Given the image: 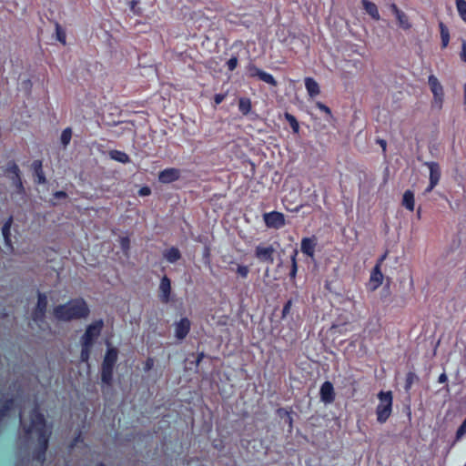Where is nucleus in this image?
Returning a JSON list of instances; mask_svg holds the SVG:
<instances>
[{"label": "nucleus", "mask_w": 466, "mask_h": 466, "mask_svg": "<svg viewBox=\"0 0 466 466\" xmlns=\"http://www.w3.org/2000/svg\"><path fill=\"white\" fill-rule=\"evenodd\" d=\"M361 4L367 14H369L372 18L379 19V10L374 3L369 0H362Z\"/></svg>", "instance_id": "obj_26"}, {"label": "nucleus", "mask_w": 466, "mask_h": 466, "mask_svg": "<svg viewBox=\"0 0 466 466\" xmlns=\"http://www.w3.org/2000/svg\"><path fill=\"white\" fill-rule=\"evenodd\" d=\"M456 7L461 18L466 22V1L465 0H455Z\"/></svg>", "instance_id": "obj_36"}, {"label": "nucleus", "mask_w": 466, "mask_h": 466, "mask_svg": "<svg viewBox=\"0 0 466 466\" xmlns=\"http://www.w3.org/2000/svg\"><path fill=\"white\" fill-rule=\"evenodd\" d=\"M386 8L390 14L396 17L400 27L409 29L411 26L406 14L400 10L395 4H389Z\"/></svg>", "instance_id": "obj_11"}, {"label": "nucleus", "mask_w": 466, "mask_h": 466, "mask_svg": "<svg viewBox=\"0 0 466 466\" xmlns=\"http://www.w3.org/2000/svg\"><path fill=\"white\" fill-rule=\"evenodd\" d=\"M447 381H448V376L445 372H442L438 378V382L439 383H446Z\"/></svg>", "instance_id": "obj_51"}, {"label": "nucleus", "mask_w": 466, "mask_h": 466, "mask_svg": "<svg viewBox=\"0 0 466 466\" xmlns=\"http://www.w3.org/2000/svg\"><path fill=\"white\" fill-rule=\"evenodd\" d=\"M460 57L463 62H466V41L463 40L461 44V51L460 53Z\"/></svg>", "instance_id": "obj_48"}, {"label": "nucleus", "mask_w": 466, "mask_h": 466, "mask_svg": "<svg viewBox=\"0 0 466 466\" xmlns=\"http://www.w3.org/2000/svg\"><path fill=\"white\" fill-rule=\"evenodd\" d=\"M441 39V47L445 48L449 45L450 41V32L449 28L444 25L443 22L439 23Z\"/></svg>", "instance_id": "obj_28"}, {"label": "nucleus", "mask_w": 466, "mask_h": 466, "mask_svg": "<svg viewBox=\"0 0 466 466\" xmlns=\"http://www.w3.org/2000/svg\"><path fill=\"white\" fill-rule=\"evenodd\" d=\"M376 414L379 416V406L376 409Z\"/></svg>", "instance_id": "obj_62"}, {"label": "nucleus", "mask_w": 466, "mask_h": 466, "mask_svg": "<svg viewBox=\"0 0 466 466\" xmlns=\"http://www.w3.org/2000/svg\"><path fill=\"white\" fill-rule=\"evenodd\" d=\"M180 177V170L175 167L165 168L159 172L158 180L164 184L177 181Z\"/></svg>", "instance_id": "obj_13"}, {"label": "nucleus", "mask_w": 466, "mask_h": 466, "mask_svg": "<svg viewBox=\"0 0 466 466\" xmlns=\"http://www.w3.org/2000/svg\"><path fill=\"white\" fill-rule=\"evenodd\" d=\"M150 193H151V190L148 187H143L139 190L140 196H148V195H150Z\"/></svg>", "instance_id": "obj_49"}, {"label": "nucleus", "mask_w": 466, "mask_h": 466, "mask_svg": "<svg viewBox=\"0 0 466 466\" xmlns=\"http://www.w3.org/2000/svg\"><path fill=\"white\" fill-rule=\"evenodd\" d=\"M203 357H204V353L203 352L199 353L198 356L197 362L199 363L201 361V360L203 359Z\"/></svg>", "instance_id": "obj_57"}, {"label": "nucleus", "mask_w": 466, "mask_h": 466, "mask_svg": "<svg viewBox=\"0 0 466 466\" xmlns=\"http://www.w3.org/2000/svg\"><path fill=\"white\" fill-rule=\"evenodd\" d=\"M276 249L272 245H258L255 248V258L261 263L273 264Z\"/></svg>", "instance_id": "obj_7"}, {"label": "nucleus", "mask_w": 466, "mask_h": 466, "mask_svg": "<svg viewBox=\"0 0 466 466\" xmlns=\"http://www.w3.org/2000/svg\"><path fill=\"white\" fill-rule=\"evenodd\" d=\"M226 96H227V94H222V93L216 94L214 96L215 105L218 106V105L221 104L224 101V99L226 98Z\"/></svg>", "instance_id": "obj_46"}, {"label": "nucleus", "mask_w": 466, "mask_h": 466, "mask_svg": "<svg viewBox=\"0 0 466 466\" xmlns=\"http://www.w3.org/2000/svg\"><path fill=\"white\" fill-rule=\"evenodd\" d=\"M419 380H420V378L415 372L409 371L406 375V380H405V385H404L405 391L409 392L411 389V386L415 382H418Z\"/></svg>", "instance_id": "obj_32"}, {"label": "nucleus", "mask_w": 466, "mask_h": 466, "mask_svg": "<svg viewBox=\"0 0 466 466\" xmlns=\"http://www.w3.org/2000/svg\"><path fill=\"white\" fill-rule=\"evenodd\" d=\"M72 133L73 132L71 127H66L62 131L60 141L64 148L69 145L72 138Z\"/></svg>", "instance_id": "obj_34"}, {"label": "nucleus", "mask_w": 466, "mask_h": 466, "mask_svg": "<svg viewBox=\"0 0 466 466\" xmlns=\"http://www.w3.org/2000/svg\"><path fill=\"white\" fill-rule=\"evenodd\" d=\"M316 107L319 108L320 111L324 112L325 114H327L328 116H331L330 108L322 102H317Z\"/></svg>", "instance_id": "obj_43"}, {"label": "nucleus", "mask_w": 466, "mask_h": 466, "mask_svg": "<svg viewBox=\"0 0 466 466\" xmlns=\"http://www.w3.org/2000/svg\"><path fill=\"white\" fill-rule=\"evenodd\" d=\"M390 279L389 277H384L383 274L380 272V286H382V290H380V299L382 298H387L390 295Z\"/></svg>", "instance_id": "obj_29"}, {"label": "nucleus", "mask_w": 466, "mask_h": 466, "mask_svg": "<svg viewBox=\"0 0 466 466\" xmlns=\"http://www.w3.org/2000/svg\"><path fill=\"white\" fill-rule=\"evenodd\" d=\"M164 258L169 263H175L181 258V253L176 247H172L164 252Z\"/></svg>", "instance_id": "obj_25"}, {"label": "nucleus", "mask_w": 466, "mask_h": 466, "mask_svg": "<svg viewBox=\"0 0 466 466\" xmlns=\"http://www.w3.org/2000/svg\"><path fill=\"white\" fill-rule=\"evenodd\" d=\"M424 165L430 169V180L431 183H439L441 174L440 165L434 161L425 162Z\"/></svg>", "instance_id": "obj_19"}, {"label": "nucleus", "mask_w": 466, "mask_h": 466, "mask_svg": "<svg viewBox=\"0 0 466 466\" xmlns=\"http://www.w3.org/2000/svg\"><path fill=\"white\" fill-rule=\"evenodd\" d=\"M47 296L46 293L37 291V303L32 311V319L36 322H44L47 310Z\"/></svg>", "instance_id": "obj_5"}, {"label": "nucleus", "mask_w": 466, "mask_h": 466, "mask_svg": "<svg viewBox=\"0 0 466 466\" xmlns=\"http://www.w3.org/2000/svg\"><path fill=\"white\" fill-rule=\"evenodd\" d=\"M305 87L310 97H315L319 95L320 87L318 82L310 76H307L304 79Z\"/></svg>", "instance_id": "obj_18"}, {"label": "nucleus", "mask_w": 466, "mask_h": 466, "mask_svg": "<svg viewBox=\"0 0 466 466\" xmlns=\"http://www.w3.org/2000/svg\"><path fill=\"white\" fill-rule=\"evenodd\" d=\"M109 157L111 159L116 160L122 164H127L130 162L129 156L121 150L114 149L109 152Z\"/></svg>", "instance_id": "obj_23"}, {"label": "nucleus", "mask_w": 466, "mask_h": 466, "mask_svg": "<svg viewBox=\"0 0 466 466\" xmlns=\"http://www.w3.org/2000/svg\"><path fill=\"white\" fill-rule=\"evenodd\" d=\"M13 186L15 187L16 192L18 194H24L25 193V187L22 181V177H17L16 178H14L11 180Z\"/></svg>", "instance_id": "obj_39"}, {"label": "nucleus", "mask_w": 466, "mask_h": 466, "mask_svg": "<svg viewBox=\"0 0 466 466\" xmlns=\"http://www.w3.org/2000/svg\"><path fill=\"white\" fill-rule=\"evenodd\" d=\"M191 323L187 318H182L175 327V336L178 339H185L190 331Z\"/></svg>", "instance_id": "obj_15"}, {"label": "nucleus", "mask_w": 466, "mask_h": 466, "mask_svg": "<svg viewBox=\"0 0 466 466\" xmlns=\"http://www.w3.org/2000/svg\"><path fill=\"white\" fill-rule=\"evenodd\" d=\"M386 256H387V252H385L383 255L380 256V264L385 259Z\"/></svg>", "instance_id": "obj_59"}, {"label": "nucleus", "mask_w": 466, "mask_h": 466, "mask_svg": "<svg viewBox=\"0 0 466 466\" xmlns=\"http://www.w3.org/2000/svg\"><path fill=\"white\" fill-rule=\"evenodd\" d=\"M464 103L466 104V84L464 85Z\"/></svg>", "instance_id": "obj_60"}, {"label": "nucleus", "mask_w": 466, "mask_h": 466, "mask_svg": "<svg viewBox=\"0 0 466 466\" xmlns=\"http://www.w3.org/2000/svg\"><path fill=\"white\" fill-rule=\"evenodd\" d=\"M121 248L123 250L127 251L129 248L130 241L127 237H123L120 239Z\"/></svg>", "instance_id": "obj_47"}, {"label": "nucleus", "mask_w": 466, "mask_h": 466, "mask_svg": "<svg viewBox=\"0 0 466 466\" xmlns=\"http://www.w3.org/2000/svg\"><path fill=\"white\" fill-rule=\"evenodd\" d=\"M26 435L35 433L37 435V447L33 451V459L40 463L46 461V454L51 437V429L47 427L46 420L41 412L38 405H35L30 411V423L25 428Z\"/></svg>", "instance_id": "obj_1"}, {"label": "nucleus", "mask_w": 466, "mask_h": 466, "mask_svg": "<svg viewBox=\"0 0 466 466\" xmlns=\"http://www.w3.org/2000/svg\"><path fill=\"white\" fill-rule=\"evenodd\" d=\"M437 185L438 183H431V181L430 180L428 187L424 190V194L430 193Z\"/></svg>", "instance_id": "obj_52"}, {"label": "nucleus", "mask_w": 466, "mask_h": 466, "mask_svg": "<svg viewBox=\"0 0 466 466\" xmlns=\"http://www.w3.org/2000/svg\"><path fill=\"white\" fill-rule=\"evenodd\" d=\"M277 413L279 418L286 419L288 416L291 414V410H288L285 408H279L278 409Z\"/></svg>", "instance_id": "obj_45"}, {"label": "nucleus", "mask_w": 466, "mask_h": 466, "mask_svg": "<svg viewBox=\"0 0 466 466\" xmlns=\"http://www.w3.org/2000/svg\"><path fill=\"white\" fill-rule=\"evenodd\" d=\"M54 196H55L56 198H67V194L65 191H62V190L56 191L54 194Z\"/></svg>", "instance_id": "obj_50"}, {"label": "nucleus", "mask_w": 466, "mask_h": 466, "mask_svg": "<svg viewBox=\"0 0 466 466\" xmlns=\"http://www.w3.org/2000/svg\"><path fill=\"white\" fill-rule=\"evenodd\" d=\"M333 329H338L339 332L342 333L344 329L346 330V324H343L341 326L340 325H335V326H333Z\"/></svg>", "instance_id": "obj_54"}, {"label": "nucleus", "mask_w": 466, "mask_h": 466, "mask_svg": "<svg viewBox=\"0 0 466 466\" xmlns=\"http://www.w3.org/2000/svg\"><path fill=\"white\" fill-rule=\"evenodd\" d=\"M5 175L10 180L21 176L20 168L14 160H11L6 164V167L5 168Z\"/></svg>", "instance_id": "obj_20"}, {"label": "nucleus", "mask_w": 466, "mask_h": 466, "mask_svg": "<svg viewBox=\"0 0 466 466\" xmlns=\"http://www.w3.org/2000/svg\"><path fill=\"white\" fill-rule=\"evenodd\" d=\"M428 84L433 94L434 105L441 108L444 96L442 86L434 75L429 76Z\"/></svg>", "instance_id": "obj_10"}, {"label": "nucleus", "mask_w": 466, "mask_h": 466, "mask_svg": "<svg viewBox=\"0 0 466 466\" xmlns=\"http://www.w3.org/2000/svg\"><path fill=\"white\" fill-rule=\"evenodd\" d=\"M392 410V392L380 391V423L385 422Z\"/></svg>", "instance_id": "obj_9"}, {"label": "nucleus", "mask_w": 466, "mask_h": 466, "mask_svg": "<svg viewBox=\"0 0 466 466\" xmlns=\"http://www.w3.org/2000/svg\"><path fill=\"white\" fill-rule=\"evenodd\" d=\"M89 313V307L83 298L71 299L65 304L56 306L53 309L55 319L64 322L86 319Z\"/></svg>", "instance_id": "obj_2"}, {"label": "nucleus", "mask_w": 466, "mask_h": 466, "mask_svg": "<svg viewBox=\"0 0 466 466\" xmlns=\"http://www.w3.org/2000/svg\"><path fill=\"white\" fill-rule=\"evenodd\" d=\"M416 215H417L418 218H420V217H421V208H420V207L418 208Z\"/></svg>", "instance_id": "obj_58"}, {"label": "nucleus", "mask_w": 466, "mask_h": 466, "mask_svg": "<svg viewBox=\"0 0 466 466\" xmlns=\"http://www.w3.org/2000/svg\"><path fill=\"white\" fill-rule=\"evenodd\" d=\"M15 400L14 398H8L3 400L0 407V416L4 419L9 413V411L14 408Z\"/></svg>", "instance_id": "obj_30"}, {"label": "nucleus", "mask_w": 466, "mask_h": 466, "mask_svg": "<svg viewBox=\"0 0 466 466\" xmlns=\"http://www.w3.org/2000/svg\"><path fill=\"white\" fill-rule=\"evenodd\" d=\"M171 295V280L167 276H164L160 279L159 284V299L163 303H168Z\"/></svg>", "instance_id": "obj_14"}, {"label": "nucleus", "mask_w": 466, "mask_h": 466, "mask_svg": "<svg viewBox=\"0 0 466 466\" xmlns=\"http://www.w3.org/2000/svg\"><path fill=\"white\" fill-rule=\"evenodd\" d=\"M238 64V56H231L226 63L228 70L230 72L234 71L237 68Z\"/></svg>", "instance_id": "obj_42"}, {"label": "nucleus", "mask_w": 466, "mask_h": 466, "mask_svg": "<svg viewBox=\"0 0 466 466\" xmlns=\"http://www.w3.org/2000/svg\"><path fill=\"white\" fill-rule=\"evenodd\" d=\"M56 39L62 43L63 45H66V32L61 27V25L58 23H56Z\"/></svg>", "instance_id": "obj_38"}, {"label": "nucleus", "mask_w": 466, "mask_h": 466, "mask_svg": "<svg viewBox=\"0 0 466 466\" xmlns=\"http://www.w3.org/2000/svg\"><path fill=\"white\" fill-rule=\"evenodd\" d=\"M252 108L251 100L248 97H240L238 99V110L243 116H248Z\"/></svg>", "instance_id": "obj_27"}, {"label": "nucleus", "mask_w": 466, "mask_h": 466, "mask_svg": "<svg viewBox=\"0 0 466 466\" xmlns=\"http://www.w3.org/2000/svg\"><path fill=\"white\" fill-rule=\"evenodd\" d=\"M93 346L81 343L80 360L83 362H87L90 359L91 348Z\"/></svg>", "instance_id": "obj_35"}, {"label": "nucleus", "mask_w": 466, "mask_h": 466, "mask_svg": "<svg viewBox=\"0 0 466 466\" xmlns=\"http://www.w3.org/2000/svg\"><path fill=\"white\" fill-rule=\"evenodd\" d=\"M104 327V321L97 319L88 325L83 336L81 337V343H86V345H94L95 340L100 336L102 329Z\"/></svg>", "instance_id": "obj_4"}, {"label": "nucleus", "mask_w": 466, "mask_h": 466, "mask_svg": "<svg viewBox=\"0 0 466 466\" xmlns=\"http://www.w3.org/2000/svg\"><path fill=\"white\" fill-rule=\"evenodd\" d=\"M31 168L35 177V182L38 185H43L46 182V178L43 170L42 160H34Z\"/></svg>", "instance_id": "obj_16"}, {"label": "nucleus", "mask_w": 466, "mask_h": 466, "mask_svg": "<svg viewBox=\"0 0 466 466\" xmlns=\"http://www.w3.org/2000/svg\"><path fill=\"white\" fill-rule=\"evenodd\" d=\"M379 288V260L373 266L370 279L369 282V289L370 290H375Z\"/></svg>", "instance_id": "obj_24"}, {"label": "nucleus", "mask_w": 466, "mask_h": 466, "mask_svg": "<svg viewBox=\"0 0 466 466\" xmlns=\"http://www.w3.org/2000/svg\"><path fill=\"white\" fill-rule=\"evenodd\" d=\"M317 246V240L315 237L303 238L300 244L301 252L308 257L313 258L315 254V248Z\"/></svg>", "instance_id": "obj_17"}, {"label": "nucleus", "mask_w": 466, "mask_h": 466, "mask_svg": "<svg viewBox=\"0 0 466 466\" xmlns=\"http://www.w3.org/2000/svg\"><path fill=\"white\" fill-rule=\"evenodd\" d=\"M386 146H387L386 141L383 139H380V147L382 148L383 151L386 150Z\"/></svg>", "instance_id": "obj_55"}, {"label": "nucleus", "mask_w": 466, "mask_h": 466, "mask_svg": "<svg viewBox=\"0 0 466 466\" xmlns=\"http://www.w3.org/2000/svg\"><path fill=\"white\" fill-rule=\"evenodd\" d=\"M285 421L289 425V431H291L292 428H293V419H292L291 414L285 419Z\"/></svg>", "instance_id": "obj_53"}, {"label": "nucleus", "mask_w": 466, "mask_h": 466, "mask_svg": "<svg viewBox=\"0 0 466 466\" xmlns=\"http://www.w3.org/2000/svg\"><path fill=\"white\" fill-rule=\"evenodd\" d=\"M466 435V418L464 419V420L462 421V423L461 424V426L458 428L457 431H456V434H455V438H454V441L451 442L449 450L447 452L450 451V450L458 442L460 441L464 436Z\"/></svg>", "instance_id": "obj_31"}, {"label": "nucleus", "mask_w": 466, "mask_h": 466, "mask_svg": "<svg viewBox=\"0 0 466 466\" xmlns=\"http://www.w3.org/2000/svg\"><path fill=\"white\" fill-rule=\"evenodd\" d=\"M247 70L250 77H258L259 80L272 86H278V82L271 74L263 71L262 69L258 68L256 65L252 63L248 64L247 66Z\"/></svg>", "instance_id": "obj_6"}, {"label": "nucleus", "mask_w": 466, "mask_h": 466, "mask_svg": "<svg viewBox=\"0 0 466 466\" xmlns=\"http://www.w3.org/2000/svg\"><path fill=\"white\" fill-rule=\"evenodd\" d=\"M319 395L321 401L325 404L332 403L336 398L333 384L330 381H325L320 387Z\"/></svg>", "instance_id": "obj_12"}, {"label": "nucleus", "mask_w": 466, "mask_h": 466, "mask_svg": "<svg viewBox=\"0 0 466 466\" xmlns=\"http://www.w3.org/2000/svg\"><path fill=\"white\" fill-rule=\"evenodd\" d=\"M402 206L410 211L414 210V193L411 190L408 189L404 192L402 197Z\"/></svg>", "instance_id": "obj_22"}, {"label": "nucleus", "mask_w": 466, "mask_h": 466, "mask_svg": "<svg viewBox=\"0 0 466 466\" xmlns=\"http://www.w3.org/2000/svg\"><path fill=\"white\" fill-rule=\"evenodd\" d=\"M296 257H297V251H295L294 254L290 258L291 268H290V271H289V278L291 280H294L296 279L297 272H298V264H297Z\"/></svg>", "instance_id": "obj_37"}, {"label": "nucleus", "mask_w": 466, "mask_h": 466, "mask_svg": "<svg viewBox=\"0 0 466 466\" xmlns=\"http://www.w3.org/2000/svg\"><path fill=\"white\" fill-rule=\"evenodd\" d=\"M79 439H80V435H78L77 437H76V438H75V440H74V441H73V442H72V444L70 445V447H71V448H73V447L76 445V443L77 441H79Z\"/></svg>", "instance_id": "obj_56"}, {"label": "nucleus", "mask_w": 466, "mask_h": 466, "mask_svg": "<svg viewBox=\"0 0 466 466\" xmlns=\"http://www.w3.org/2000/svg\"><path fill=\"white\" fill-rule=\"evenodd\" d=\"M118 359V350L115 347L107 348L101 364V381L106 386L113 382L114 369Z\"/></svg>", "instance_id": "obj_3"}, {"label": "nucleus", "mask_w": 466, "mask_h": 466, "mask_svg": "<svg viewBox=\"0 0 466 466\" xmlns=\"http://www.w3.org/2000/svg\"><path fill=\"white\" fill-rule=\"evenodd\" d=\"M154 364H155V360L153 358L151 357H148L146 361H145V364H144V370L145 371H149L153 369L154 367Z\"/></svg>", "instance_id": "obj_44"}, {"label": "nucleus", "mask_w": 466, "mask_h": 466, "mask_svg": "<svg viewBox=\"0 0 466 466\" xmlns=\"http://www.w3.org/2000/svg\"><path fill=\"white\" fill-rule=\"evenodd\" d=\"M284 116H285V119L289 122L293 133L298 134L299 132V124L297 118L293 115H291L288 112H286L284 114Z\"/></svg>", "instance_id": "obj_33"}, {"label": "nucleus", "mask_w": 466, "mask_h": 466, "mask_svg": "<svg viewBox=\"0 0 466 466\" xmlns=\"http://www.w3.org/2000/svg\"><path fill=\"white\" fill-rule=\"evenodd\" d=\"M263 219L266 226L269 228L279 229L286 224L284 214L279 211L264 213Z\"/></svg>", "instance_id": "obj_8"}, {"label": "nucleus", "mask_w": 466, "mask_h": 466, "mask_svg": "<svg viewBox=\"0 0 466 466\" xmlns=\"http://www.w3.org/2000/svg\"><path fill=\"white\" fill-rule=\"evenodd\" d=\"M236 272L242 279H247L249 273V268L245 265H238Z\"/></svg>", "instance_id": "obj_41"}, {"label": "nucleus", "mask_w": 466, "mask_h": 466, "mask_svg": "<svg viewBox=\"0 0 466 466\" xmlns=\"http://www.w3.org/2000/svg\"><path fill=\"white\" fill-rule=\"evenodd\" d=\"M95 466H106L104 462H97Z\"/></svg>", "instance_id": "obj_61"}, {"label": "nucleus", "mask_w": 466, "mask_h": 466, "mask_svg": "<svg viewBox=\"0 0 466 466\" xmlns=\"http://www.w3.org/2000/svg\"><path fill=\"white\" fill-rule=\"evenodd\" d=\"M12 223H13V218L10 217V218H8V219L5 222V224L2 227V235L4 238L5 243L6 246L10 247L11 248H13L12 241H11V232H10Z\"/></svg>", "instance_id": "obj_21"}, {"label": "nucleus", "mask_w": 466, "mask_h": 466, "mask_svg": "<svg viewBox=\"0 0 466 466\" xmlns=\"http://www.w3.org/2000/svg\"><path fill=\"white\" fill-rule=\"evenodd\" d=\"M293 301L291 299H289L283 306L282 311H281V319H285L288 315L290 313L291 308H292Z\"/></svg>", "instance_id": "obj_40"}]
</instances>
